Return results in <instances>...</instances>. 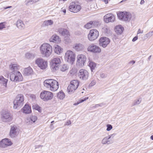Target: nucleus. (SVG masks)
Returning <instances> with one entry per match:
<instances>
[{"label": "nucleus", "mask_w": 153, "mask_h": 153, "mask_svg": "<svg viewBox=\"0 0 153 153\" xmlns=\"http://www.w3.org/2000/svg\"><path fill=\"white\" fill-rule=\"evenodd\" d=\"M53 21L51 20L45 21L44 22V24L46 26L51 25L53 24Z\"/></svg>", "instance_id": "obj_35"}, {"label": "nucleus", "mask_w": 153, "mask_h": 153, "mask_svg": "<svg viewBox=\"0 0 153 153\" xmlns=\"http://www.w3.org/2000/svg\"><path fill=\"white\" fill-rule=\"evenodd\" d=\"M113 140H110L108 136L104 138L101 141V143L102 144H110L113 143Z\"/></svg>", "instance_id": "obj_21"}, {"label": "nucleus", "mask_w": 153, "mask_h": 153, "mask_svg": "<svg viewBox=\"0 0 153 153\" xmlns=\"http://www.w3.org/2000/svg\"><path fill=\"white\" fill-rule=\"evenodd\" d=\"M100 76L102 78H104L106 77L107 75L104 74L102 73L100 74Z\"/></svg>", "instance_id": "obj_50"}, {"label": "nucleus", "mask_w": 153, "mask_h": 153, "mask_svg": "<svg viewBox=\"0 0 153 153\" xmlns=\"http://www.w3.org/2000/svg\"><path fill=\"white\" fill-rule=\"evenodd\" d=\"M11 7H12V6H8V7H6L4 8V9H7L8 8H10Z\"/></svg>", "instance_id": "obj_60"}, {"label": "nucleus", "mask_w": 153, "mask_h": 153, "mask_svg": "<svg viewBox=\"0 0 153 153\" xmlns=\"http://www.w3.org/2000/svg\"><path fill=\"white\" fill-rule=\"evenodd\" d=\"M115 134H113L110 135H109V136H108V137L110 140H112V139L115 136Z\"/></svg>", "instance_id": "obj_47"}, {"label": "nucleus", "mask_w": 153, "mask_h": 153, "mask_svg": "<svg viewBox=\"0 0 153 153\" xmlns=\"http://www.w3.org/2000/svg\"><path fill=\"white\" fill-rule=\"evenodd\" d=\"M110 40L106 37H102L100 39L99 45L103 48H105L110 43Z\"/></svg>", "instance_id": "obj_18"}, {"label": "nucleus", "mask_w": 153, "mask_h": 153, "mask_svg": "<svg viewBox=\"0 0 153 153\" xmlns=\"http://www.w3.org/2000/svg\"><path fill=\"white\" fill-rule=\"evenodd\" d=\"M61 62L60 59L58 57H54L52 59L51 63V68L52 71H55L58 70Z\"/></svg>", "instance_id": "obj_5"}, {"label": "nucleus", "mask_w": 153, "mask_h": 153, "mask_svg": "<svg viewBox=\"0 0 153 153\" xmlns=\"http://www.w3.org/2000/svg\"><path fill=\"white\" fill-rule=\"evenodd\" d=\"M145 2L144 1V0H141L140 4H143Z\"/></svg>", "instance_id": "obj_59"}, {"label": "nucleus", "mask_w": 153, "mask_h": 153, "mask_svg": "<svg viewBox=\"0 0 153 153\" xmlns=\"http://www.w3.org/2000/svg\"><path fill=\"white\" fill-rule=\"evenodd\" d=\"M18 131L16 126H11L9 135L11 138H14L18 134Z\"/></svg>", "instance_id": "obj_20"}, {"label": "nucleus", "mask_w": 153, "mask_h": 153, "mask_svg": "<svg viewBox=\"0 0 153 153\" xmlns=\"http://www.w3.org/2000/svg\"><path fill=\"white\" fill-rule=\"evenodd\" d=\"M12 144L11 140L7 138L2 139L0 142V147L2 148H7Z\"/></svg>", "instance_id": "obj_17"}, {"label": "nucleus", "mask_w": 153, "mask_h": 153, "mask_svg": "<svg viewBox=\"0 0 153 153\" xmlns=\"http://www.w3.org/2000/svg\"><path fill=\"white\" fill-rule=\"evenodd\" d=\"M26 122L28 125H31L33 123V122L31 120L30 118H28L26 120Z\"/></svg>", "instance_id": "obj_44"}, {"label": "nucleus", "mask_w": 153, "mask_h": 153, "mask_svg": "<svg viewBox=\"0 0 153 153\" xmlns=\"http://www.w3.org/2000/svg\"><path fill=\"white\" fill-rule=\"evenodd\" d=\"M22 111L26 114L30 113L31 112V107L26 104L22 109Z\"/></svg>", "instance_id": "obj_22"}, {"label": "nucleus", "mask_w": 153, "mask_h": 153, "mask_svg": "<svg viewBox=\"0 0 153 153\" xmlns=\"http://www.w3.org/2000/svg\"><path fill=\"white\" fill-rule=\"evenodd\" d=\"M143 33V30H141L140 29H139L137 31V34H138L140 33Z\"/></svg>", "instance_id": "obj_54"}, {"label": "nucleus", "mask_w": 153, "mask_h": 153, "mask_svg": "<svg viewBox=\"0 0 153 153\" xmlns=\"http://www.w3.org/2000/svg\"><path fill=\"white\" fill-rule=\"evenodd\" d=\"M30 97L32 99V100H34L35 99L36 96L34 94H31L30 96Z\"/></svg>", "instance_id": "obj_51"}, {"label": "nucleus", "mask_w": 153, "mask_h": 153, "mask_svg": "<svg viewBox=\"0 0 153 153\" xmlns=\"http://www.w3.org/2000/svg\"><path fill=\"white\" fill-rule=\"evenodd\" d=\"M41 99L44 101H47L51 100L53 97V94L49 91H42L40 94Z\"/></svg>", "instance_id": "obj_10"}, {"label": "nucleus", "mask_w": 153, "mask_h": 153, "mask_svg": "<svg viewBox=\"0 0 153 153\" xmlns=\"http://www.w3.org/2000/svg\"><path fill=\"white\" fill-rule=\"evenodd\" d=\"M58 31L59 34L62 36H68L69 34V31L66 29L60 28L58 29Z\"/></svg>", "instance_id": "obj_24"}, {"label": "nucleus", "mask_w": 153, "mask_h": 153, "mask_svg": "<svg viewBox=\"0 0 153 153\" xmlns=\"http://www.w3.org/2000/svg\"><path fill=\"white\" fill-rule=\"evenodd\" d=\"M34 53L30 52H27L25 54V57L28 59H33L35 57Z\"/></svg>", "instance_id": "obj_32"}, {"label": "nucleus", "mask_w": 153, "mask_h": 153, "mask_svg": "<svg viewBox=\"0 0 153 153\" xmlns=\"http://www.w3.org/2000/svg\"><path fill=\"white\" fill-rule=\"evenodd\" d=\"M68 69V67L66 64H63L61 65L60 70L62 71H65Z\"/></svg>", "instance_id": "obj_36"}, {"label": "nucleus", "mask_w": 153, "mask_h": 153, "mask_svg": "<svg viewBox=\"0 0 153 153\" xmlns=\"http://www.w3.org/2000/svg\"><path fill=\"white\" fill-rule=\"evenodd\" d=\"M57 96L58 98L62 100L64 98L65 95L63 92L60 91L57 94Z\"/></svg>", "instance_id": "obj_33"}, {"label": "nucleus", "mask_w": 153, "mask_h": 153, "mask_svg": "<svg viewBox=\"0 0 153 153\" xmlns=\"http://www.w3.org/2000/svg\"><path fill=\"white\" fill-rule=\"evenodd\" d=\"M30 119L33 123H35L37 119V117L35 115H32L30 117Z\"/></svg>", "instance_id": "obj_41"}, {"label": "nucleus", "mask_w": 153, "mask_h": 153, "mask_svg": "<svg viewBox=\"0 0 153 153\" xmlns=\"http://www.w3.org/2000/svg\"><path fill=\"white\" fill-rule=\"evenodd\" d=\"M135 63V61L134 60L131 61L129 62V63L130 64H131L133 65Z\"/></svg>", "instance_id": "obj_57"}, {"label": "nucleus", "mask_w": 153, "mask_h": 153, "mask_svg": "<svg viewBox=\"0 0 153 153\" xmlns=\"http://www.w3.org/2000/svg\"><path fill=\"white\" fill-rule=\"evenodd\" d=\"M35 63L42 69L47 68L48 66L47 61L41 58H38L35 61Z\"/></svg>", "instance_id": "obj_12"}, {"label": "nucleus", "mask_w": 153, "mask_h": 153, "mask_svg": "<svg viewBox=\"0 0 153 153\" xmlns=\"http://www.w3.org/2000/svg\"><path fill=\"white\" fill-rule=\"evenodd\" d=\"M123 27L121 25H118L116 26L115 28V32L118 34H121L123 32Z\"/></svg>", "instance_id": "obj_26"}, {"label": "nucleus", "mask_w": 153, "mask_h": 153, "mask_svg": "<svg viewBox=\"0 0 153 153\" xmlns=\"http://www.w3.org/2000/svg\"><path fill=\"white\" fill-rule=\"evenodd\" d=\"M67 0H59V1H67Z\"/></svg>", "instance_id": "obj_64"}, {"label": "nucleus", "mask_w": 153, "mask_h": 153, "mask_svg": "<svg viewBox=\"0 0 153 153\" xmlns=\"http://www.w3.org/2000/svg\"><path fill=\"white\" fill-rule=\"evenodd\" d=\"M119 19L125 21L129 22L131 18V14L129 12H121L117 14Z\"/></svg>", "instance_id": "obj_7"}, {"label": "nucleus", "mask_w": 153, "mask_h": 153, "mask_svg": "<svg viewBox=\"0 0 153 153\" xmlns=\"http://www.w3.org/2000/svg\"><path fill=\"white\" fill-rule=\"evenodd\" d=\"M62 49L58 45L54 46V52L58 54H60L62 51Z\"/></svg>", "instance_id": "obj_30"}, {"label": "nucleus", "mask_w": 153, "mask_h": 153, "mask_svg": "<svg viewBox=\"0 0 153 153\" xmlns=\"http://www.w3.org/2000/svg\"><path fill=\"white\" fill-rule=\"evenodd\" d=\"M99 35V32L96 29H92L89 32L88 35V38L91 41L96 39Z\"/></svg>", "instance_id": "obj_11"}, {"label": "nucleus", "mask_w": 153, "mask_h": 153, "mask_svg": "<svg viewBox=\"0 0 153 153\" xmlns=\"http://www.w3.org/2000/svg\"><path fill=\"white\" fill-rule=\"evenodd\" d=\"M75 55L74 52L71 51H67L65 56V60L69 63L72 64L74 61Z\"/></svg>", "instance_id": "obj_9"}, {"label": "nucleus", "mask_w": 153, "mask_h": 153, "mask_svg": "<svg viewBox=\"0 0 153 153\" xmlns=\"http://www.w3.org/2000/svg\"><path fill=\"white\" fill-rule=\"evenodd\" d=\"M84 48V45L81 43L76 44L73 47L74 49L78 51L82 50Z\"/></svg>", "instance_id": "obj_23"}, {"label": "nucleus", "mask_w": 153, "mask_h": 153, "mask_svg": "<svg viewBox=\"0 0 153 153\" xmlns=\"http://www.w3.org/2000/svg\"><path fill=\"white\" fill-rule=\"evenodd\" d=\"M71 123V122L70 120H68V121H67L66 123V124H65V125H70Z\"/></svg>", "instance_id": "obj_52"}, {"label": "nucleus", "mask_w": 153, "mask_h": 153, "mask_svg": "<svg viewBox=\"0 0 153 153\" xmlns=\"http://www.w3.org/2000/svg\"><path fill=\"white\" fill-rule=\"evenodd\" d=\"M41 146H42L41 145H38V146H36V149L38 147H41Z\"/></svg>", "instance_id": "obj_61"}, {"label": "nucleus", "mask_w": 153, "mask_h": 153, "mask_svg": "<svg viewBox=\"0 0 153 153\" xmlns=\"http://www.w3.org/2000/svg\"><path fill=\"white\" fill-rule=\"evenodd\" d=\"M33 108L39 111L40 110V107L37 105H33Z\"/></svg>", "instance_id": "obj_45"}, {"label": "nucleus", "mask_w": 153, "mask_h": 153, "mask_svg": "<svg viewBox=\"0 0 153 153\" xmlns=\"http://www.w3.org/2000/svg\"><path fill=\"white\" fill-rule=\"evenodd\" d=\"M33 70L30 67L25 68L23 71L24 73L26 75H29L33 73Z\"/></svg>", "instance_id": "obj_27"}, {"label": "nucleus", "mask_w": 153, "mask_h": 153, "mask_svg": "<svg viewBox=\"0 0 153 153\" xmlns=\"http://www.w3.org/2000/svg\"><path fill=\"white\" fill-rule=\"evenodd\" d=\"M77 58L76 65L79 66H84L86 59V56L84 55L81 54L78 55Z\"/></svg>", "instance_id": "obj_16"}, {"label": "nucleus", "mask_w": 153, "mask_h": 153, "mask_svg": "<svg viewBox=\"0 0 153 153\" xmlns=\"http://www.w3.org/2000/svg\"><path fill=\"white\" fill-rule=\"evenodd\" d=\"M102 1L104 2L105 4H107L108 3V0H101Z\"/></svg>", "instance_id": "obj_56"}, {"label": "nucleus", "mask_w": 153, "mask_h": 153, "mask_svg": "<svg viewBox=\"0 0 153 153\" xmlns=\"http://www.w3.org/2000/svg\"><path fill=\"white\" fill-rule=\"evenodd\" d=\"M96 82L95 80H93L91 82L90 84L89 85L90 86H92L95 84Z\"/></svg>", "instance_id": "obj_48"}, {"label": "nucleus", "mask_w": 153, "mask_h": 153, "mask_svg": "<svg viewBox=\"0 0 153 153\" xmlns=\"http://www.w3.org/2000/svg\"><path fill=\"white\" fill-rule=\"evenodd\" d=\"M88 65L90 67L91 71H93V70L94 69L96 66V64L92 62H90Z\"/></svg>", "instance_id": "obj_34"}, {"label": "nucleus", "mask_w": 153, "mask_h": 153, "mask_svg": "<svg viewBox=\"0 0 153 153\" xmlns=\"http://www.w3.org/2000/svg\"><path fill=\"white\" fill-rule=\"evenodd\" d=\"M107 128L106 130L107 131H109L111 130L113 128L111 124H107L106 125Z\"/></svg>", "instance_id": "obj_43"}, {"label": "nucleus", "mask_w": 153, "mask_h": 153, "mask_svg": "<svg viewBox=\"0 0 153 153\" xmlns=\"http://www.w3.org/2000/svg\"><path fill=\"white\" fill-rule=\"evenodd\" d=\"M151 55L149 56V57L148 58V59L149 60H150V59H151Z\"/></svg>", "instance_id": "obj_62"}, {"label": "nucleus", "mask_w": 153, "mask_h": 153, "mask_svg": "<svg viewBox=\"0 0 153 153\" xmlns=\"http://www.w3.org/2000/svg\"><path fill=\"white\" fill-rule=\"evenodd\" d=\"M78 76L79 78L83 80H86L88 77V73L86 70L80 69L78 73Z\"/></svg>", "instance_id": "obj_13"}, {"label": "nucleus", "mask_w": 153, "mask_h": 153, "mask_svg": "<svg viewBox=\"0 0 153 153\" xmlns=\"http://www.w3.org/2000/svg\"><path fill=\"white\" fill-rule=\"evenodd\" d=\"M141 98H138L137 100H135L132 103V106L136 105L139 104L141 102Z\"/></svg>", "instance_id": "obj_37"}, {"label": "nucleus", "mask_w": 153, "mask_h": 153, "mask_svg": "<svg viewBox=\"0 0 153 153\" xmlns=\"http://www.w3.org/2000/svg\"><path fill=\"white\" fill-rule=\"evenodd\" d=\"M99 25V22H93L92 25L95 27H96Z\"/></svg>", "instance_id": "obj_49"}, {"label": "nucleus", "mask_w": 153, "mask_h": 153, "mask_svg": "<svg viewBox=\"0 0 153 153\" xmlns=\"http://www.w3.org/2000/svg\"><path fill=\"white\" fill-rule=\"evenodd\" d=\"M77 72V70L76 68H72L70 71L69 73L71 76H73L76 74Z\"/></svg>", "instance_id": "obj_38"}, {"label": "nucleus", "mask_w": 153, "mask_h": 153, "mask_svg": "<svg viewBox=\"0 0 153 153\" xmlns=\"http://www.w3.org/2000/svg\"><path fill=\"white\" fill-rule=\"evenodd\" d=\"M50 42H59L60 40L59 37L56 34H54L49 39Z\"/></svg>", "instance_id": "obj_25"}, {"label": "nucleus", "mask_w": 153, "mask_h": 153, "mask_svg": "<svg viewBox=\"0 0 153 153\" xmlns=\"http://www.w3.org/2000/svg\"><path fill=\"white\" fill-rule=\"evenodd\" d=\"M8 80L4 78L3 76H0V85L2 84L4 86L6 87Z\"/></svg>", "instance_id": "obj_31"}, {"label": "nucleus", "mask_w": 153, "mask_h": 153, "mask_svg": "<svg viewBox=\"0 0 153 153\" xmlns=\"http://www.w3.org/2000/svg\"><path fill=\"white\" fill-rule=\"evenodd\" d=\"M93 24V22L90 21L89 22L87 23L85 25L84 27L87 29H89L92 27Z\"/></svg>", "instance_id": "obj_40"}, {"label": "nucleus", "mask_w": 153, "mask_h": 153, "mask_svg": "<svg viewBox=\"0 0 153 153\" xmlns=\"http://www.w3.org/2000/svg\"><path fill=\"white\" fill-rule=\"evenodd\" d=\"M10 68L13 71L12 72L14 71H17V70L19 68V65L16 64H13L10 65Z\"/></svg>", "instance_id": "obj_28"}, {"label": "nucleus", "mask_w": 153, "mask_h": 153, "mask_svg": "<svg viewBox=\"0 0 153 153\" xmlns=\"http://www.w3.org/2000/svg\"><path fill=\"white\" fill-rule=\"evenodd\" d=\"M88 51L94 53H100L101 51L100 48L94 44H92L89 46L87 48Z\"/></svg>", "instance_id": "obj_15"}, {"label": "nucleus", "mask_w": 153, "mask_h": 153, "mask_svg": "<svg viewBox=\"0 0 153 153\" xmlns=\"http://www.w3.org/2000/svg\"><path fill=\"white\" fill-rule=\"evenodd\" d=\"M79 82L76 80H73L70 82V84L67 88V91L69 94H71L73 93L77 88L79 85Z\"/></svg>", "instance_id": "obj_4"}, {"label": "nucleus", "mask_w": 153, "mask_h": 153, "mask_svg": "<svg viewBox=\"0 0 153 153\" xmlns=\"http://www.w3.org/2000/svg\"><path fill=\"white\" fill-rule=\"evenodd\" d=\"M41 53L44 56L48 57L51 54L52 51L51 46L49 44L44 43L40 47Z\"/></svg>", "instance_id": "obj_2"}, {"label": "nucleus", "mask_w": 153, "mask_h": 153, "mask_svg": "<svg viewBox=\"0 0 153 153\" xmlns=\"http://www.w3.org/2000/svg\"><path fill=\"white\" fill-rule=\"evenodd\" d=\"M17 27L20 29H23L25 27V25L21 20H18L16 22Z\"/></svg>", "instance_id": "obj_29"}, {"label": "nucleus", "mask_w": 153, "mask_h": 153, "mask_svg": "<svg viewBox=\"0 0 153 153\" xmlns=\"http://www.w3.org/2000/svg\"><path fill=\"white\" fill-rule=\"evenodd\" d=\"M150 138L152 140H153V135H152L151 136Z\"/></svg>", "instance_id": "obj_63"}, {"label": "nucleus", "mask_w": 153, "mask_h": 153, "mask_svg": "<svg viewBox=\"0 0 153 153\" xmlns=\"http://www.w3.org/2000/svg\"><path fill=\"white\" fill-rule=\"evenodd\" d=\"M5 25L4 24L3 22H1L0 23V30H1L3 28H4Z\"/></svg>", "instance_id": "obj_46"}, {"label": "nucleus", "mask_w": 153, "mask_h": 153, "mask_svg": "<svg viewBox=\"0 0 153 153\" xmlns=\"http://www.w3.org/2000/svg\"><path fill=\"white\" fill-rule=\"evenodd\" d=\"M10 77L11 80L15 82L22 81L23 79L22 75L19 71L11 72Z\"/></svg>", "instance_id": "obj_8"}, {"label": "nucleus", "mask_w": 153, "mask_h": 153, "mask_svg": "<svg viewBox=\"0 0 153 153\" xmlns=\"http://www.w3.org/2000/svg\"><path fill=\"white\" fill-rule=\"evenodd\" d=\"M138 39V36H136L135 37H134L133 39H132V41L133 42H135L136 40H137Z\"/></svg>", "instance_id": "obj_53"}, {"label": "nucleus", "mask_w": 153, "mask_h": 153, "mask_svg": "<svg viewBox=\"0 0 153 153\" xmlns=\"http://www.w3.org/2000/svg\"><path fill=\"white\" fill-rule=\"evenodd\" d=\"M153 34V31L149 32L145 35V37L146 38H150Z\"/></svg>", "instance_id": "obj_42"}, {"label": "nucleus", "mask_w": 153, "mask_h": 153, "mask_svg": "<svg viewBox=\"0 0 153 153\" xmlns=\"http://www.w3.org/2000/svg\"><path fill=\"white\" fill-rule=\"evenodd\" d=\"M88 97H85V98H83L80 99L79 101L77 102L76 103H75L74 104V105H78V104H79V103H82L85 101L86 100L88 99Z\"/></svg>", "instance_id": "obj_39"}, {"label": "nucleus", "mask_w": 153, "mask_h": 153, "mask_svg": "<svg viewBox=\"0 0 153 153\" xmlns=\"http://www.w3.org/2000/svg\"><path fill=\"white\" fill-rule=\"evenodd\" d=\"M115 19L114 16L112 13H108L105 15L104 17V20L106 23L113 22Z\"/></svg>", "instance_id": "obj_19"}, {"label": "nucleus", "mask_w": 153, "mask_h": 153, "mask_svg": "<svg viewBox=\"0 0 153 153\" xmlns=\"http://www.w3.org/2000/svg\"><path fill=\"white\" fill-rule=\"evenodd\" d=\"M24 97L22 94H18L13 101V108L16 109L20 108L24 103Z\"/></svg>", "instance_id": "obj_3"}, {"label": "nucleus", "mask_w": 153, "mask_h": 153, "mask_svg": "<svg viewBox=\"0 0 153 153\" xmlns=\"http://www.w3.org/2000/svg\"><path fill=\"white\" fill-rule=\"evenodd\" d=\"M1 119L3 122H11L13 118L9 111L3 110L1 112Z\"/></svg>", "instance_id": "obj_6"}, {"label": "nucleus", "mask_w": 153, "mask_h": 153, "mask_svg": "<svg viewBox=\"0 0 153 153\" xmlns=\"http://www.w3.org/2000/svg\"><path fill=\"white\" fill-rule=\"evenodd\" d=\"M62 11L64 13V14H65L66 12V10L64 9H63V8L62 9Z\"/></svg>", "instance_id": "obj_58"}, {"label": "nucleus", "mask_w": 153, "mask_h": 153, "mask_svg": "<svg viewBox=\"0 0 153 153\" xmlns=\"http://www.w3.org/2000/svg\"><path fill=\"white\" fill-rule=\"evenodd\" d=\"M102 105V103H100L96 105L94 107H97L98 106H101Z\"/></svg>", "instance_id": "obj_55"}, {"label": "nucleus", "mask_w": 153, "mask_h": 153, "mask_svg": "<svg viewBox=\"0 0 153 153\" xmlns=\"http://www.w3.org/2000/svg\"><path fill=\"white\" fill-rule=\"evenodd\" d=\"M69 8L71 12L77 13L80 10L81 7L79 5L76 4L75 2H72L70 3Z\"/></svg>", "instance_id": "obj_14"}, {"label": "nucleus", "mask_w": 153, "mask_h": 153, "mask_svg": "<svg viewBox=\"0 0 153 153\" xmlns=\"http://www.w3.org/2000/svg\"><path fill=\"white\" fill-rule=\"evenodd\" d=\"M44 86L49 88L52 91H55L59 88V83L56 80L52 79H48L44 82Z\"/></svg>", "instance_id": "obj_1"}]
</instances>
